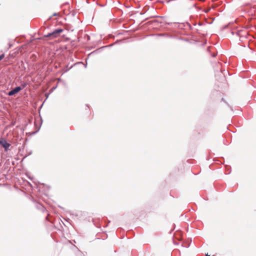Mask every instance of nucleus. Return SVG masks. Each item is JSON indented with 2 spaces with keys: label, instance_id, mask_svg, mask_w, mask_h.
I'll use <instances>...</instances> for the list:
<instances>
[{
  "label": "nucleus",
  "instance_id": "1",
  "mask_svg": "<svg viewBox=\"0 0 256 256\" xmlns=\"http://www.w3.org/2000/svg\"><path fill=\"white\" fill-rule=\"evenodd\" d=\"M63 32L62 29H57L54 30L53 32L48 34L45 36V37L50 38L51 39L58 37L60 34Z\"/></svg>",
  "mask_w": 256,
  "mask_h": 256
},
{
  "label": "nucleus",
  "instance_id": "2",
  "mask_svg": "<svg viewBox=\"0 0 256 256\" xmlns=\"http://www.w3.org/2000/svg\"><path fill=\"white\" fill-rule=\"evenodd\" d=\"M21 90H22V88L20 87V86L16 87L14 90H10L8 92V95L12 96V95L18 93V92H19Z\"/></svg>",
  "mask_w": 256,
  "mask_h": 256
},
{
  "label": "nucleus",
  "instance_id": "3",
  "mask_svg": "<svg viewBox=\"0 0 256 256\" xmlns=\"http://www.w3.org/2000/svg\"><path fill=\"white\" fill-rule=\"evenodd\" d=\"M0 144L2 145V146L5 148L6 150L10 146V144L6 141L4 142L0 140Z\"/></svg>",
  "mask_w": 256,
  "mask_h": 256
},
{
  "label": "nucleus",
  "instance_id": "4",
  "mask_svg": "<svg viewBox=\"0 0 256 256\" xmlns=\"http://www.w3.org/2000/svg\"><path fill=\"white\" fill-rule=\"evenodd\" d=\"M4 57V54H2L0 56V60H2Z\"/></svg>",
  "mask_w": 256,
  "mask_h": 256
},
{
  "label": "nucleus",
  "instance_id": "5",
  "mask_svg": "<svg viewBox=\"0 0 256 256\" xmlns=\"http://www.w3.org/2000/svg\"><path fill=\"white\" fill-rule=\"evenodd\" d=\"M206 256H210L208 255V254H206Z\"/></svg>",
  "mask_w": 256,
  "mask_h": 256
}]
</instances>
